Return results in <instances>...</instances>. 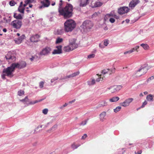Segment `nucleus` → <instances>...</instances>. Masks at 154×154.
Masks as SVG:
<instances>
[{
  "label": "nucleus",
  "instance_id": "6e6552de",
  "mask_svg": "<svg viewBox=\"0 0 154 154\" xmlns=\"http://www.w3.org/2000/svg\"><path fill=\"white\" fill-rule=\"evenodd\" d=\"M11 25L13 27L17 29H19L21 26L22 22L18 20H15L11 22Z\"/></svg>",
  "mask_w": 154,
  "mask_h": 154
},
{
  "label": "nucleus",
  "instance_id": "5fc2aeb1",
  "mask_svg": "<svg viewBox=\"0 0 154 154\" xmlns=\"http://www.w3.org/2000/svg\"><path fill=\"white\" fill-rule=\"evenodd\" d=\"M15 4V2L13 1H11L10 2V5L11 6L14 5Z\"/></svg>",
  "mask_w": 154,
  "mask_h": 154
},
{
  "label": "nucleus",
  "instance_id": "bb28decb",
  "mask_svg": "<svg viewBox=\"0 0 154 154\" xmlns=\"http://www.w3.org/2000/svg\"><path fill=\"white\" fill-rule=\"evenodd\" d=\"M146 100L149 101H153V96L151 94H149L146 97Z\"/></svg>",
  "mask_w": 154,
  "mask_h": 154
},
{
  "label": "nucleus",
  "instance_id": "e433bc0d",
  "mask_svg": "<svg viewBox=\"0 0 154 154\" xmlns=\"http://www.w3.org/2000/svg\"><path fill=\"white\" fill-rule=\"evenodd\" d=\"M63 29H58L56 31V34H58V35H61L63 33Z\"/></svg>",
  "mask_w": 154,
  "mask_h": 154
},
{
  "label": "nucleus",
  "instance_id": "603ef678",
  "mask_svg": "<svg viewBox=\"0 0 154 154\" xmlns=\"http://www.w3.org/2000/svg\"><path fill=\"white\" fill-rule=\"evenodd\" d=\"M87 120H85L84 121H82L80 125H85L87 123Z\"/></svg>",
  "mask_w": 154,
  "mask_h": 154
},
{
  "label": "nucleus",
  "instance_id": "ea45409f",
  "mask_svg": "<svg viewBox=\"0 0 154 154\" xmlns=\"http://www.w3.org/2000/svg\"><path fill=\"white\" fill-rule=\"evenodd\" d=\"M95 83V81L94 79H92L91 81L88 82V83L89 85H94Z\"/></svg>",
  "mask_w": 154,
  "mask_h": 154
},
{
  "label": "nucleus",
  "instance_id": "f8f14e48",
  "mask_svg": "<svg viewBox=\"0 0 154 154\" xmlns=\"http://www.w3.org/2000/svg\"><path fill=\"white\" fill-rule=\"evenodd\" d=\"M13 65L15 68L21 69L25 67L26 66V64L25 62L22 61L20 63H13Z\"/></svg>",
  "mask_w": 154,
  "mask_h": 154
},
{
  "label": "nucleus",
  "instance_id": "3c124183",
  "mask_svg": "<svg viewBox=\"0 0 154 154\" xmlns=\"http://www.w3.org/2000/svg\"><path fill=\"white\" fill-rule=\"evenodd\" d=\"M58 79V78L57 77H55L54 78H53L51 80V83H53V82H54V81H55L57 80Z\"/></svg>",
  "mask_w": 154,
  "mask_h": 154
},
{
  "label": "nucleus",
  "instance_id": "9b49d317",
  "mask_svg": "<svg viewBox=\"0 0 154 154\" xmlns=\"http://www.w3.org/2000/svg\"><path fill=\"white\" fill-rule=\"evenodd\" d=\"M7 60H9V62H13L15 60L16 58L13 54L11 52H8L5 56Z\"/></svg>",
  "mask_w": 154,
  "mask_h": 154
},
{
  "label": "nucleus",
  "instance_id": "f704fd0d",
  "mask_svg": "<svg viewBox=\"0 0 154 154\" xmlns=\"http://www.w3.org/2000/svg\"><path fill=\"white\" fill-rule=\"evenodd\" d=\"M24 91L20 90L18 92V95L20 96H22L24 95Z\"/></svg>",
  "mask_w": 154,
  "mask_h": 154
},
{
  "label": "nucleus",
  "instance_id": "a18cd8bd",
  "mask_svg": "<svg viewBox=\"0 0 154 154\" xmlns=\"http://www.w3.org/2000/svg\"><path fill=\"white\" fill-rule=\"evenodd\" d=\"M65 29L66 31L67 30V20L64 23Z\"/></svg>",
  "mask_w": 154,
  "mask_h": 154
},
{
  "label": "nucleus",
  "instance_id": "423d86ee",
  "mask_svg": "<svg viewBox=\"0 0 154 154\" xmlns=\"http://www.w3.org/2000/svg\"><path fill=\"white\" fill-rule=\"evenodd\" d=\"M58 12L60 15L63 16L65 19L67 17V4L65 8H58Z\"/></svg>",
  "mask_w": 154,
  "mask_h": 154
},
{
  "label": "nucleus",
  "instance_id": "052dcab7",
  "mask_svg": "<svg viewBox=\"0 0 154 154\" xmlns=\"http://www.w3.org/2000/svg\"><path fill=\"white\" fill-rule=\"evenodd\" d=\"M99 47L101 48H103L104 46L103 45L102 43H100L99 44Z\"/></svg>",
  "mask_w": 154,
  "mask_h": 154
},
{
  "label": "nucleus",
  "instance_id": "6ab92c4d",
  "mask_svg": "<svg viewBox=\"0 0 154 154\" xmlns=\"http://www.w3.org/2000/svg\"><path fill=\"white\" fill-rule=\"evenodd\" d=\"M25 36L24 35H23L17 39H15L14 41L17 44H20L22 41L25 38Z\"/></svg>",
  "mask_w": 154,
  "mask_h": 154
},
{
  "label": "nucleus",
  "instance_id": "49530a36",
  "mask_svg": "<svg viewBox=\"0 0 154 154\" xmlns=\"http://www.w3.org/2000/svg\"><path fill=\"white\" fill-rule=\"evenodd\" d=\"M95 54H91L88 55V58H89V59H90L91 58H93L95 57Z\"/></svg>",
  "mask_w": 154,
  "mask_h": 154
},
{
  "label": "nucleus",
  "instance_id": "de8ad7c7",
  "mask_svg": "<svg viewBox=\"0 0 154 154\" xmlns=\"http://www.w3.org/2000/svg\"><path fill=\"white\" fill-rule=\"evenodd\" d=\"M101 105L103 106H106L107 105V103L106 101H103L102 102Z\"/></svg>",
  "mask_w": 154,
  "mask_h": 154
},
{
  "label": "nucleus",
  "instance_id": "c9c22d12",
  "mask_svg": "<svg viewBox=\"0 0 154 154\" xmlns=\"http://www.w3.org/2000/svg\"><path fill=\"white\" fill-rule=\"evenodd\" d=\"M57 127V124H55L48 131V132L49 131H51L52 130L54 131L56 129Z\"/></svg>",
  "mask_w": 154,
  "mask_h": 154
},
{
  "label": "nucleus",
  "instance_id": "b1692460",
  "mask_svg": "<svg viewBox=\"0 0 154 154\" xmlns=\"http://www.w3.org/2000/svg\"><path fill=\"white\" fill-rule=\"evenodd\" d=\"M107 17H113L116 19H118L119 18V17L118 16H117L116 15L113 14L112 13H110L109 14H107L105 16V18H106Z\"/></svg>",
  "mask_w": 154,
  "mask_h": 154
},
{
  "label": "nucleus",
  "instance_id": "7ed1b4c3",
  "mask_svg": "<svg viewBox=\"0 0 154 154\" xmlns=\"http://www.w3.org/2000/svg\"><path fill=\"white\" fill-rule=\"evenodd\" d=\"M76 41V39L75 38L69 40V44L68 46V51H72L78 47V45L75 43Z\"/></svg>",
  "mask_w": 154,
  "mask_h": 154
},
{
  "label": "nucleus",
  "instance_id": "5701e85b",
  "mask_svg": "<svg viewBox=\"0 0 154 154\" xmlns=\"http://www.w3.org/2000/svg\"><path fill=\"white\" fill-rule=\"evenodd\" d=\"M38 58V56L37 55H34L31 56V57L29 58V59L31 61H35L37 60Z\"/></svg>",
  "mask_w": 154,
  "mask_h": 154
},
{
  "label": "nucleus",
  "instance_id": "a211bd4d",
  "mask_svg": "<svg viewBox=\"0 0 154 154\" xmlns=\"http://www.w3.org/2000/svg\"><path fill=\"white\" fill-rule=\"evenodd\" d=\"M115 68L114 67L111 70L110 69H106L102 71V73L103 75L105 74L106 73L110 74L112 73H114L115 72Z\"/></svg>",
  "mask_w": 154,
  "mask_h": 154
},
{
  "label": "nucleus",
  "instance_id": "aec40b11",
  "mask_svg": "<svg viewBox=\"0 0 154 154\" xmlns=\"http://www.w3.org/2000/svg\"><path fill=\"white\" fill-rule=\"evenodd\" d=\"M43 5L40 7V8H41L42 7H48L50 5V2L48 0H44L41 2Z\"/></svg>",
  "mask_w": 154,
  "mask_h": 154
},
{
  "label": "nucleus",
  "instance_id": "473e14b6",
  "mask_svg": "<svg viewBox=\"0 0 154 154\" xmlns=\"http://www.w3.org/2000/svg\"><path fill=\"white\" fill-rule=\"evenodd\" d=\"M103 4V3L100 2H96L94 4L95 7H98L101 6Z\"/></svg>",
  "mask_w": 154,
  "mask_h": 154
},
{
  "label": "nucleus",
  "instance_id": "f257e3e1",
  "mask_svg": "<svg viewBox=\"0 0 154 154\" xmlns=\"http://www.w3.org/2000/svg\"><path fill=\"white\" fill-rule=\"evenodd\" d=\"M15 67L12 63L10 66L5 69L3 71V74L2 75V77L3 79H5V76H7L10 78L13 76V72L14 71Z\"/></svg>",
  "mask_w": 154,
  "mask_h": 154
},
{
  "label": "nucleus",
  "instance_id": "ddd939ff",
  "mask_svg": "<svg viewBox=\"0 0 154 154\" xmlns=\"http://www.w3.org/2000/svg\"><path fill=\"white\" fill-rule=\"evenodd\" d=\"M51 49L49 47H46L43 48L40 52V54L43 55H46L50 53Z\"/></svg>",
  "mask_w": 154,
  "mask_h": 154
},
{
  "label": "nucleus",
  "instance_id": "0eeeda50",
  "mask_svg": "<svg viewBox=\"0 0 154 154\" xmlns=\"http://www.w3.org/2000/svg\"><path fill=\"white\" fill-rule=\"evenodd\" d=\"M121 85H114L111 86L107 88V89L110 90V92L111 93H114L119 91L122 88Z\"/></svg>",
  "mask_w": 154,
  "mask_h": 154
},
{
  "label": "nucleus",
  "instance_id": "69168bd1",
  "mask_svg": "<svg viewBox=\"0 0 154 154\" xmlns=\"http://www.w3.org/2000/svg\"><path fill=\"white\" fill-rule=\"evenodd\" d=\"M25 3L23 5V7H24V8L28 4L26 2V0L25 1Z\"/></svg>",
  "mask_w": 154,
  "mask_h": 154
},
{
  "label": "nucleus",
  "instance_id": "338daca9",
  "mask_svg": "<svg viewBox=\"0 0 154 154\" xmlns=\"http://www.w3.org/2000/svg\"><path fill=\"white\" fill-rule=\"evenodd\" d=\"M75 101V100H73L72 101H69V103L71 104L72 103H73V102H74Z\"/></svg>",
  "mask_w": 154,
  "mask_h": 154
},
{
  "label": "nucleus",
  "instance_id": "f03ea898",
  "mask_svg": "<svg viewBox=\"0 0 154 154\" xmlns=\"http://www.w3.org/2000/svg\"><path fill=\"white\" fill-rule=\"evenodd\" d=\"M93 26V23L91 21L89 20H85L81 26V27L85 30L91 29Z\"/></svg>",
  "mask_w": 154,
  "mask_h": 154
},
{
  "label": "nucleus",
  "instance_id": "cd10ccee",
  "mask_svg": "<svg viewBox=\"0 0 154 154\" xmlns=\"http://www.w3.org/2000/svg\"><path fill=\"white\" fill-rule=\"evenodd\" d=\"M119 99V98L118 97H113L112 98L110 99L109 100V101L111 102H116L118 101Z\"/></svg>",
  "mask_w": 154,
  "mask_h": 154
},
{
  "label": "nucleus",
  "instance_id": "79ce46f5",
  "mask_svg": "<svg viewBox=\"0 0 154 154\" xmlns=\"http://www.w3.org/2000/svg\"><path fill=\"white\" fill-rule=\"evenodd\" d=\"M109 44V40L107 39H105L104 41L103 42V44L105 46H107Z\"/></svg>",
  "mask_w": 154,
  "mask_h": 154
},
{
  "label": "nucleus",
  "instance_id": "774afa93",
  "mask_svg": "<svg viewBox=\"0 0 154 154\" xmlns=\"http://www.w3.org/2000/svg\"><path fill=\"white\" fill-rule=\"evenodd\" d=\"M3 31L4 32H7V29L5 28H4L3 29Z\"/></svg>",
  "mask_w": 154,
  "mask_h": 154
},
{
  "label": "nucleus",
  "instance_id": "c03bdc74",
  "mask_svg": "<svg viewBox=\"0 0 154 154\" xmlns=\"http://www.w3.org/2000/svg\"><path fill=\"white\" fill-rule=\"evenodd\" d=\"M48 112V109L46 108L43 109L42 110V113L45 115L47 114Z\"/></svg>",
  "mask_w": 154,
  "mask_h": 154
},
{
  "label": "nucleus",
  "instance_id": "6e6d98bb",
  "mask_svg": "<svg viewBox=\"0 0 154 154\" xmlns=\"http://www.w3.org/2000/svg\"><path fill=\"white\" fill-rule=\"evenodd\" d=\"M87 137V135L86 134H84L82 137V140H84Z\"/></svg>",
  "mask_w": 154,
  "mask_h": 154
},
{
  "label": "nucleus",
  "instance_id": "864d4df0",
  "mask_svg": "<svg viewBox=\"0 0 154 154\" xmlns=\"http://www.w3.org/2000/svg\"><path fill=\"white\" fill-rule=\"evenodd\" d=\"M62 2H63L62 0H60V3L59 4V7L58 8H63L62 7V4H63Z\"/></svg>",
  "mask_w": 154,
  "mask_h": 154
},
{
  "label": "nucleus",
  "instance_id": "4be33fe9",
  "mask_svg": "<svg viewBox=\"0 0 154 154\" xmlns=\"http://www.w3.org/2000/svg\"><path fill=\"white\" fill-rule=\"evenodd\" d=\"M106 115V112L103 111L101 113L100 115V121H103L105 119V117Z\"/></svg>",
  "mask_w": 154,
  "mask_h": 154
},
{
  "label": "nucleus",
  "instance_id": "c85d7f7f",
  "mask_svg": "<svg viewBox=\"0 0 154 154\" xmlns=\"http://www.w3.org/2000/svg\"><path fill=\"white\" fill-rule=\"evenodd\" d=\"M140 46L145 50H148L149 48V46L147 44H141Z\"/></svg>",
  "mask_w": 154,
  "mask_h": 154
},
{
  "label": "nucleus",
  "instance_id": "13d9d810",
  "mask_svg": "<svg viewBox=\"0 0 154 154\" xmlns=\"http://www.w3.org/2000/svg\"><path fill=\"white\" fill-rule=\"evenodd\" d=\"M109 21L111 23H113L115 22V20L113 18H110Z\"/></svg>",
  "mask_w": 154,
  "mask_h": 154
},
{
  "label": "nucleus",
  "instance_id": "2f4dec72",
  "mask_svg": "<svg viewBox=\"0 0 154 154\" xmlns=\"http://www.w3.org/2000/svg\"><path fill=\"white\" fill-rule=\"evenodd\" d=\"M80 146L79 144H76L75 143H73L71 145V148L73 149L77 148Z\"/></svg>",
  "mask_w": 154,
  "mask_h": 154
},
{
  "label": "nucleus",
  "instance_id": "bf43d9fd",
  "mask_svg": "<svg viewBox=\"0 0 154 154\" xmlns=\"http://www.w3.org/2000/svg\"><path fill=\"white\" fill-rule=\"evenodd\" d=\"M132 51H131V50H130L129 51H126L124 53V54H131V53H132Z\"/></svg>",
  "mask_w": 154,
  "mask_h": 154
},
{
  "label": "nucleus",
  "instance_id": "72a5a7b5",
  "mask_svg": "<svg viewBox=\"0 0 154 154\" xmlns=\"http://www.w3.org/2000/svg\"><path fill=\"white\" fill-rule=\"evenodd\" d=\"M24 9L25 8H24V7H23V6H19L18 9V10L20 12L22 13H23Z\"/></svg>",
  "mask_w": 154,
  "mask_h": 154
},
{
  "label": "nucleus",
  "instance_id": "7c9ffc66",
  "mask_svg": "<svg viewBox=\"0 0 154 154\" xmlns=\"http://www.w3.org/2000/svg\"><path fill=\"white\" fill-rule=\"evenodd\" d=\"M14 17L17 19H21L22 18V16L20 14H17L16 13H14Z\"/></svg>",
  "mask_w": 154,
  "mask_h": 154
},
{
  "label": "nucleus",
  "instance_id": "f3484780",
  "mask_svg": "<svg viewBox=\"0 0 154 154\" xmlns=\"http://www.w3.org/2000/svg\"><path fill=\"white\" fill-rule=\"evenodd\" d=\"M73 7L72 5L68 4V18L71 17L73 14Z\"/></svg>",
  "mask_w": 154,
  "mask_h": 154
},
{
  "label": "nucleus",
  "instance_id": "412c9836",
  "mask_svg": "<svg viewBox=\"0 0 154 154\" xmlns=\"http://www.w3.org/2000/svg\"><path fill=\"white\" fill-rule=\"evenodd\" d=\"M39 36L37 34L33 35L30 38V40L32 42H37L38 41V39Z\"/></svg>",
  "mask_w": 154,
  "mask_h": 154
},
{
  "label": "nucleus",
  "instance_id": "a19ab883",
  "mask_svg": "<svg viewBox=\"0 0 154 154\" xmlns=\"http://www.w3.org/2000/svg\"><path fill=\"white\" fill-rule=\"evenodd\" d=\"M103 79V78L101 77V75H100L99 76V77L96 79V81L99 82L100 81H102Z\"/></svg>",
  "mask_w": 154,
  "mask_h": 154
},
{
  "label": "nucleus",
  "instance_id": "e2e57ef3",
  "mask_svg": "<svg viewBox=\"0 0 154 154\" xmlns=\"http://www.w3.org/2000/svg\"><path fill=\"white\" fill-rule=\"evenodd\" d=\"M135 154H141L142 153V151L141 150L137 152H135Z\"/></svg>",
  "mask_w": 154,
  "mask_h": 154
},
{
  "label": "nucleus",
  "instance_id": "dca6fc26",
  "mask_svg": "<svg viewBox=\"0 0 154 154\" xmlns=\"http://www.w3.org/2000/svg\"><path fill=\"white\" fill-rule=\"evenodd\" d=\"M139 2V0H132L130 2L129 4V7L133 9Z\"/></svg>",
  "mask_w": 154,
  "mask_h": 154
},
{
  "label": "nucleus",
  "instance_id": "58836bf2",
  "mask_svg": "<svg viewBox=\"0 0 154 154\" xmlns=\"http://www.w3.org/2000/svg\"><path fill=\"white\" fill-rule=\"evenodd\" d=\"M121 109V107L120 106H119L116 107L115 109H114V111L116 113L120 111Z\"/></svg>",
  "mask_w": 154,
  "mask_h": 154
},
{
  "label": "nucleus",
  "instance_id": "8fccbe9b",
  "mask_svg": "<svg viewBox=\"0 0 154 154\" xmlns=\"http://www.w3.org/2000/svg\"><path fill=\"white\" fill-rule=\"evenodd\" d=\"M44 83V82L43 81H42L39 83V86L40 88H42L43 87Z\"/></svg>",
  "mask_w": 154,
  "mask_h": 154
},
{
  "label": "nucleus",
  "instance_id": "2eb2a0df",
  "mask_svg": "<svg viewBox=\"0 0 154 154\" xmlns=\"http://www.w3.org/2000/svg\"><path fill=\"white\" fill-rule=\"evenodd\" d=\"M133 100V98H129L126 99L124 102L121 103V106L125 107L129 105L130 103Z\"/></svg>",
  "mask_w": 154,
  "mask_h": 154
},
{
  "label": "nucleus",
  "instance_id": "20e7f679",
  "mask_svg": "<svg viewBox=\"0 0 154 154\" xmlns=\"http://www.w3.org/2000/svg\"><path fill=\"white\" fill-rule=\"evenodd\" d=\"M148 69L146 66H141L135 73L136 76L137 77L140 76L145 74L147 72Z\"/></svg>",
  "mask_w": 154,
  "mask_h": 154
},
{
  "label": "nucleus",
  "instance_id": "a878e982",
  "mask_svg": "<svg viewBox=\"0 0 154 154\" xmlns=\"http://www.w3.org/2000/svg\"><path fill=\"white\" fill-rule=\"evenodd\" d=\"M89 0H84V2H82L80 4V6L84 7L89 3Z\"/></svg>",
  "mask_w": 154,
  "mask_h": 154
},
{
  "label": "nucleus",
  "instance_id": "9d476101",
  "mask_svg": "<svg viewBox=\"0 0 154 154\" xmlns=\"http://www.w3.org/2000/svg\"><path fill=\"white\" fill-rule=\"evenodd\" d=\"M129 10V8L128 7H123L118 9V12L120 14H123L127 13Z\"/></svg>",
  "mask_w": 154,
  "mask_h": 154
},
{
  "label": "nucleus",
  "instance_id": "4d7b16f0",
  "mask_svg": "<svg viewBox=\"0 0 154 154\" xmlns=\"http://www.w3.org/2000/svg\"><path fill=\"white\" fill-rule=\"evenodd\" d=\"M154 79V77L153 76H152L150 77L147 80V82H149L151 80H153Z\"/></svg>",
  "mask_w": 154,
  "mask_h": 154
},
{
  "label": "nucleus",
  "instance_id": "4c0bfd02",
  "mask_svg": "<svg viewBox=\"0 0 154 154\" xmlns=\"http://www.w3.org/2000/svg\"><path fill=\"white\" fill-rule=\"evenodd\" d=\"M139 46H137L131 49V51H132V52H133L134 51H137L138 52L137 49L139 48Z\"/></svg>",
  "mask_w": 154,
  "mask_h": 154
},
{
  "label": "nucleus",
  "instance_id": "39448f33",
  "mask_svg": "<svg viewBox=\"0 0 154 154\" xmlns=\"http://www.w3.org/2000/svg\"><path fill=\"white\" fill-rule=\"evenodd\" d=\"M76 24L75 21L72 19H68V32H71L76 27Z\"/></svg>",
  "mask_w": 154,
  "mask_h": 154
},
{
  "label": "nucleus",
  "instance_id": "680f3d73",
  "mask_svg": "<svg viewBox=\"0 0 154 154\" xmlns=\"http://www.w3.org/2000/svg\"><path fill=\"white\" fill-rule=\"evenodd\" d=\"M42 125H40L38 126L37 127V128H36L35 129V131L36 130V129H37L39 128H42ZM34 133H35V131L34 132Z\"/></svg>",
  "mask_w": 154,
  "mask_h": 154
},
{
  "label": "nucleus",
  "instance_id": "09e8293b",
  "mask_svg": "<svg viewBox=\"0 0 154 154\" xmlns=\"http://www.w3.org/2000/svg\"><path fill=\"white\" fill-rule=\"evenodd\" d=\"M147 103L146 101H145L143 103L142 105L140 107V108H143L146 105Z\"/></svg>",
  "mask_w": 154,
  "mask_h": 154
},
{
  "label": "nucleus",
  "instance_id": "1a4fd4ad",
  "mask_svg": "<svg viewBox=\"0 0 154 154\" xmlns=\"http://www.w3.org/2000/svg\"><path fill=\"white\" fill-rule=\"evenodd\" d=\"M41 100H35L29 102V99L27 97H26L23 99L20 100V101L21 102H23L24 104H34L38 102L41 101Z\"/></svg>",
  "mask_w": 154,
  "mask_h": 154
},
{
  "label": "nucleus",
  "instance_id": "4468645a",
  "mask_svg": "<svg viewBox=\"0 0 154 154\" xmlns=\"http://www.w3.org/2000/svg\"><path fill=\"white\" fill-rule=\"evenodd\" d=\"M62 46L61 45L57 46L56 47V49L53 51L52 54H59L62 52Z\"/></svg>",
  "mask_w": 154,
  "mask_h": 154
},
{
  "label": "nucleus",
  "instance_id": "393cba45",
  "mask_svg": "<svg viewBox=\"0 0 154 154\" xmlns=\"http://www.w3.org/2000/svg\"><path fill=\"white\" fill-rule=\"evenodd\" d=\"M79 74V72H77L68 75V78H70L76 76Z\"/></svg>",
  "mask_w": 154,
  "mask_h": 154
},
{
  "label": "nucleus",
  "instance_id": "0e129e2a",
  "mask_svg": "<svg viewBox=\"0 0 154 154\" xmlns=\"http://www.w3.org/2000/svg\"><path fill=\"white\" fill-rule=\"evenodd\" d=\"M98 15V13L97 12L95 13L92 15L93 17H94L97 16Z\"/></svg>",
  "mask_w": 154,
  "mask_h": 154
},
{
  "label": "nucleus",
  "instance_id": "c756f323",
  "mask_svg": "<svg viewBox=\"0 0 154 154\" xmlns=\"http://www.w3.org/2000/svg\"><path fill=\"white\" fill-rule=\"evenodd\" d=\"M63 41V38H60V37H58L57 38L56 41H55V44H59L60 43H61Z\"/></svg>",
  "mask_w": 154,
  "mask_h": 154
},
{
  "label": "nucleus",
  "instance_id": "37998d69",
  "mask_svg": "<svg viewBox=\"0 0 154 154\" xmlns=\"http://www.w3.org/2000/svg\"><path fill=\"white\" fill-rule=\"evenodd\" d=\"M36 0H26V2L27 3H34L36 2Z\"/></svg>",
  "mask_w": 154,
  "mask_h": 154
}]
</instances>
